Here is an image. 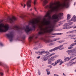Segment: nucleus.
Listing matches in <instances>:
<instances>
[{
  "label": "nucleus",
  "instance_id": "nucleus-55",
  "mask_svg": "<svg viewBox=\"0 0 76 76\" xmlns=\"http://www.w3.org/2000/svg\"><path fill=\"white\" fill-rule=\"evenodd\" d=\"M63 28V29H66V27H64V28Z\"/></svg>",
  "mask_w": 76,
  "mask_h": 76
},
{
  "label": "nucleus",
  "instance_id": "nucleus-39",
  "mask_svg": "<svg viewBox=\"0 0 76 76\" xmlns=\"http://www.w3.org/2000/svg\"><path fill=\"white\" fill-rule=\"evenodd\" d=\"M0 74L1 76H3V73L1 72H0Z\"/></svg>",
  "mask_w": 76,
  "mask_h": 76
},
{
  "label": "nucleus",
  "instance_id": "nucleus-28",
  "mask_svg": "<svg viewBox=\"0 0 76 76\" xmlns=\"http://www.w3.org/2000/svg\"><path fill=\"white\" fill-rule=\"evenodd\" d=\"M73 22H70L69 23H68V26H69V25H72V24H73Z\"/></svg>",
  "mask_w": 76,
  "mask_h": 76
},
{
  "label": "nucleus",
  "instance_id": "nucleus-14",
  "mask_svg": "<svg viewBox=\"0 0 76 76\" xmlns=\"http://www.w3.org/2000/svg\"><path fill=\"white\" fill-rule=\"evenodd\" d=\"M73 50H71L66 51V52L68 53V54L69 55H72L73 54Z\"/></svg>",
  "mask_w": 76,
  "mask_h": 76
},
{
  "label": "nucleus",
  "instance_id": "nucleus-23",
  "mask_svg": "<svg viewBox=\"0 0 76 76\" xmlns=\"http://www.w3.org/2000/svg\"><path fill=\"white\" fill-rule=\"evenodd\" d=\"M64 60L66 61H69L70 59H69V57H67L64 59Z\"/></svg>",
  "mask_w": 76,
  "mask_h": 76
},
{
  "label": "nucleus",
  "instance_id": "nucleus-61",
  "mask_svg": "<svg viewBox=\"0 0 76 76\" xmlns=\"http://www.w3.org/2000/svg\"><path fill=\"white\" fill-rule=\"evenodd\" d=\"M7 72H9V69H7Z\"/></svg>",
  "mask_w": 76,
  "mask_h": 76
},
{
  "label": "nucleus",
  "instance_id": "nucleus-51",
  "mask_svg": "<svg viewBox=\"0 0 76 76\" xmlns=\"http://www.w3.org/2000/svg\"><path fill=\"white\" fill-rule=\"evenodd\" d=\"M48 69H47L46 70V72H50V71H48Z\"/></svg>",
  "mask_w": 76,
  "mask_h": 76
},
{
  "label": "nucleus",
  "instance_id": "nucleus-11",
  "mask_svg": "<svg viewBox=\"0 0 76 76\" xmlns=\"http://www.w3.org/2000/svg\"><path fill=\"white\" fill-rule=\"evenodd\" d=\"M45 17L46 18L48 17L49 19H51V15H50V12H48L47 14L45 15Z\"/></svg>",
  "mask_w": 76,
  "mask_h": 76
},
{
  "label": "nucleus",
  "instance_id": "nucleus-49",
  "mask_svg": "<svg viewBox=\"0 0 76 76\" xmlns=\"http://www.w3.org/2000/svg\"><path fill=\"white\" fill-rule=\"evenodd\" d=\"M73 48V47H68V49H72Z\"/></svg>",
  "mask_w": 76,
  "mask_h": 76
},
{
  "label": "nucleus",
  "instance_id": "nucleus-8",
  "mask_svg": "<svg viewBox=\"0 0 76 76\" xmlns=\"http://www.w3.org/2000/svg\"><path fill=\"white\" fill-rule=\"evenodd\" d=\"M55 54V53H52L50 55H49L48 56H47L46 57H43L42 60V62H43V61H47V60H48L49 58H50L51 56H52L53 55Z\"/></svg>",
  "mask_w": 76,
  "mask_h": 76
},
{
  "label": "nucleus",
  "instance_id": "nucleus-25",
  "mask_svg": "<svg viewBox=\"0 0 76 76\" xmlns=\"http://www.w3.org/2000/svg\"><path fill=\"white\" fill-rule=\"evenodd\" d=\"M52 35H61V33H59V34H52Z\"/></svg>",
  "mask_w": 76,
  "mask_h": 76
},
{
  "label": "nucleus",
  "instance_id": "nucleus-2",
  "mask_svg": "<svg viewBox=\"0 0 76 76\" xmlns=\"http://www.w3.org/2000/svg\"><path fill=\"white\" fill-rule=\"evenodd\" d=\"M67 0H65L62 4H61L60 2H57L54 3L51 2L49 5H47L45 7V9H50V13L57 12L60 8L64 7L67 8L69 7V2Z\"/></svg>",
  "mask_w": 76,
  "mask_h": 76
},
{
  "label": "nucleus",
  "instance_id": "nucleus-17",
  "mask_svg": "<svg viewBox=\"0 0 76 76\" xmlns=\"http://www.w3.org/2000/svg\"><path fill=\"white\" fill-rule=\"evenodd\" d=\"M44 41L45 43H49L50 42V40L46 39H44Z\"/></svg>",
  "mask_w": 76,
  "mask_h": 76
},
{
  "label": "nucleus",
  "instance_id": "nucleus-10",
  "mask_svg": "<svg viewBox=\"0 0 76 76\" xmlns=\"http://www.w3.org/2000/svg\"><path fill=\"white\" fill-rule=\"evenodd\" d=\"M41 1H43V6H46V4L48 3V2L49 0H41Z\"/></svg>",
  "mask_w": 76,
  "mask_h": 76
},
{
  "label": "nucleus",
  "instance_id": "nucleus-40",
  "mask_svg": "<svg viewBox=\"0 0 76 76\" xmlns=\"http://www.w3.org/2000/svg\"><path fill=\"white\" fill-rule=\"evenodd\" d=\"M58 42H59L60 43H61V42H63V41L61 40L60 41H58Z\"/></svg>",
  "mask_w": 76,
  "mask_h": 76
},
{
  "label": "nucleus",
  "instance_id": "nucleus-19",
  "mask_svg": "<svg viewBox=\"0 0 76 76\" xmlns=\"http://www.w3.org/2000/svg\"><path fill=\"white\" fill-rule=\"evenodd\" d=\"M73 33H75L74 30H72L66 33L67 34H72Z\"/></svg>",
  "mask_w": 76,
  "mask_h": 76
},
{
  "label": "nucleus",
  "instance_id": "nucleus-18",
  "mask_svg": "<svg viewBox=\"0 0 76 76\" xmlns=\"http://www.w3.org/2000/svg\"><path fill=\"white\" fill-rule=\"evenodd\" d=\"M57 50V49H56V48H55L52 49L51 50H50L49 51H50V52H52V51H55L56 50Z\"/></svg>",
  "mask_w": 76,
  "mask_h": 76
},
{
  "label": "nucleus",
  "instance_id": "nucleus-59",
  "mask_svg": "<svg viewBox=\"0 0 76 76\" xmlns=\"http://www.w3.org/2000/svg\"><path fill=\"white\" fill-rule=\"evenodd\" d=\"M71 59H72V58H71V57H70V58H69V60H70Z\"/></svg>",
  "mask_w": 76,
  "mask_h": 76
},
{
  "label": "nucleus",
  "instance_id": "nucleus-58",
  "mask_svg": "<svg viewBox=\"0 0 76 76\" xmlns=\"http://www.w3.org/2000/svg\"><path fill=\"white\" fill-rule=\"evenodd\" d=\"M73 28H76V26H75L74 27H73Z\"/></svg>",
  "mask_w": 76,
  "mask_h": 76
},
{
  "label": "nucleus",
  "instance_id": "nucleus-60",
  "mask_svg": "<svg viewBox=\"0 0 76 76\" xmlns=\"http://www.w3.org/2000/svg\"><path fill=\"white\" fill-rule=\"evenodd\" d=\"M23 2H25V1H26V0H23Z\"/></svg>",
  "mask_w": 76,
  "mask_h": 76
},
{
  "label": "nucleus",
  "instance_id": "nucleus-4",
  "mask_svg": "<svg viewBox=\"0 0 76 76\" xmlns=\"http://www.w3.org/2000/svg\"><path fill=\"white\" fill-rule=\"evenodd\" d=\"M9 26L8 24L4 25V23L0 24V32H6L9 29Z\"/></svg>",
  "mask_w": 76,
  "mask_h": 76
},
{
  "label": "nucleus",
  "instance_id": "nucleus-32",
  "mask_svg": "<svg viewBox=\"0 0 76 76\" xmlns=\"http://www.w3.org/2000/svg\"><path fill=\"white\" fill-rule=\"evenodd\" d=\"M60 38H57L55 39H54L53 40V41H57V40H58V39H60Z\"/></svg>",
  "mask_w": 76,
  "mask_h": 76
},
{
  "label": "nucleus",
  "instance_id": "nucleus-57",
  "mask_svg": "<svg viewBox=\"0 0 76 76\" xmlns=\"http://www.w3.org/2000/svg\"><path fill=\"white\" fill-rule=\"evenodd\" d=\"M34 9H35V11H37V10H36V8H35V7H34Z\"/></svg>",
  "mask_w": 76,
  "mask_h": 76
},
{
  "label": "nucleus",
  "instance_id": "nucleus-37",
  "mask_svg": "<svg viewBox=\"0 0 76 76\" xmlns=\"http://www.w3.org/2000/svg\"><path fill=\"white\" fill-rule=\"evenodd\" d=\"M54 45V43H51L49 44V45Z\"/></svg>",
  "mask_w": 76,
  "mask_h": 76
},
{
  "label": "nucleus",
  "instance_id": "nucleus-36",
  "mask_svg": "<svg viewBox=\"0 0 76 76\" xmlns=\"http://www.w3.org/2000/svg\"><path fill=\"white\" fill-rule=\"evenodd\" d=\"M63 64V62H62V61H61L60 62V63L59 64V65H61Z\"/></svg>",
  "mask_w": 76,
  "mask_h": 76
},
{
  "label": "nucleus",
  "instance_id": "nucleus-7",
  "mask_svg": "<svg viewBox=\"0 0 76 76\" xmlns=\"http://www.w3.org/2000/svg\"><path fill=\"white\" fill-rule=\"evenodd\" d=\"M16 18L15 17H13L12 18L8 17L7 19V21L11 23H13V21L16 20Z\"/></svg>",
  "mask_w": 76,
  "mask_h": 76
},
{
  "label": "nucleus",
  "instance_id": "nucleus-64",
  "mask_svg": "<svg viewBox=\"0 0 76 76\" xmlns=\"http://www.w3.org/2000/svg\"><path fill=\"white\" fill-rule=\"evenodd\" d=\"M74 42H76V40H75L74 41Z\"/></svg>",
  "mask_w": 76,
  "mask_h": 76
},
{
  "label": "nucleus",
  "instance_id": "nucleus-43",
  "mask_svg": "<svg viewBox=\"0 0 76 76\" xmlns=\"http://www.w3.org/2000/svg\"><path fill=\"white\" fill-rule=\"evenodd\" d=\"M47 74H48V75H50V74L51 73H50V72H47Z\"/></svg>",
  "mask_w": 76,
  "mask_h": 76
},
{
  "label": "nucleus",
  "instance_id": "nucleus-46",
  "mask_svg": "<svg viewBox=\"0 0 76 76\" xmlns=\"http://www.w3.org/2000/svg\"><path fill=\"white\" fill-rule=\"evenodd\" d=\"M54 56L55 57V58H56V57H58V55H56L55 56Z\"/></svg>",
  "mask_w": 76,
  "mask_h": 76
},
{
  "label": "nucleus",
  "instance_id": "nucleus-33",
  "mask_svg": "<svg viewBox=\"0 0 76 76\" xmlns=\"http://www.w3.org/2000/svg\"><path fill=\"white\" fill-rule=\"evenodd\" d=\"M44 53V51H42L41 52H39V54H43V53Z\"/></svg>",
  "mask_w": 76,
  "mask_h": 76
},
{
  "label": "nucleus",
  "instance_id": "nucleus-1",
  "mask_svg": "<svg viewBox=\"0 0 76 76\" xmlns=\"http://www.w3.org/2000/svg\"><path fill=\"white\" fill-rule=\"evenodd\" d=\"M44 22H45V25L46 26H48V27H46L45 29L42 28V25L38 24L39 23V20H37L36 22H35L34 20L32 21H30L29 23V25H32V26L33 28H35L37 25H38L39 28L41 30V31L39 32L38 35H43L45 33L46 30L47 32L50 33L51 32H52L53 30V28L54 27V25L51 24L50 21L46 20V19H44Z\"/></svg>",
  "mask_w": 76,
  "mask_h": 76
},
{
  "label": "nucleus",
  "instance_id": "nucleus-21",
  "mask_svg": "<svg viewBox=\"0 0 76 76\" xmlns=\"http://www.w3.org/2000/svg\"><path fill=\"white\" fill-rule=\"evenodd\" d=\"M76 63V62H70L69 63V64H70V66H72V64H75Z\"/></svg>",
  "mask_w": 76,
  "mask_h": 76
},
{
  "label": "nucleus",
  "instance_id": "nucleus-30",
  "mask_svg": "<svg viewBox=\"0 0 76 76\" xmlns=\"http://www.w3.org/2000/svg\"><path fill=\"white\" fill-rule=\"evenodd\" d=\"M55 58L54 57V56H53L51 57L50 59H51V60L52 61H54V60H55V59H54Z\"/></svg>",
  "mask_w": 76,
  "mask_h": 76
},
{
  "label": "nucleus",
  "instance_id": "nucleus-38",
  "mask_svg": "<svg viewBox=\"0 0 76 76\" xmlns=\"http://www.w3.org/2000/svg\"><path fill=\"white\" fill-rule=\"evenodd\" d=\"M59 23H60L59 24V26H60V25H63V23H62V22L61 23V22H60Z\"/></svg>",
  "mask_w": 76,
  "mask_h": 76
},
{
  "label": "nucleus",
  "instance_id": "nucleus-3",
  "mask_svg": "<svg viewBox=\"0 0 76 76\" xmlns=\"http://www.w3.org/2000/svg\"><path fill=\"white\" fill-rule=\"evenodd\" d=\"M12 29L17 31H22V30H24L27 34H28L29 31H32V29L31 28H29V25L26 26V28L25 27H20L19 26H13Z\"/></svg>",
  "mask_w": 76,
  "mask_h": 76
},
{
  "label": "nucleus",
  "instance_id": "nucleus-42",
  "mask_svg": "<svg viewBox=\"0 0 76 76\" xmlns=\"http://www.w3.org/2000/svg\"><path fill=\"white\" fill-rule=\"evenodd\" d=\"M75 59H76V58H75V57L74 58H72L71 60V61H72V60H75Z\"/></svg>",
  "mask_w": 76,
  "mask_h": 76
},
{
  "label": "nucleus",
  "instance_id": "nucleus-16",
  "mask_svg": "<svg viewBox=\"0 0 76 76\" xmlns=\"http://www.w3.org/2000/svg\"><path fill=\"white\" fill-rule=\"evenodd\" d=\"M34 36H31L30 37H29V38L28 39L29 40V41L30 42H31L33 39H34Z\"/></svg>",
  "mask_w": 76,
  "mask_h": 76
},
{
  "label": "nucleus",
  "instance_id": "nucleus-52",
  "mask_svg": "<svg viewBox=\"0 0 76 76\" xmlns=\"http://www.w3.org/2000/svg\"><path fill=\"white\" fill-rule=\"evenodd\" d=\"M35 53H36V54H38V53H39V52H35Z\"/></svg>",
  "mask_w": 76,
  "mask_h": 76
},
{
  "label": "nucleus",
  "instance_id": "nucleus-27",
  "mask_svg": "<svg viewBox=\"0 0 76 76\" xmlns=\"http://www.w3.org/2000/svg\"><path fill=\"white\" fill-rule=\"evenodd\" d=\"M37 0H34L33 3L34 6L35 5V4H37Z\"/></svg>",
  "mask_w": 76,
  "mask_h": 76
},
{
  "label": "nucleus",
  "instance_id": "nucleus-35",
  "mask_svg": "<svg viewBox=\"0 0 76 76\" xmlns=\"http://www.w3.org/2000/svg\"><path fill=\"white\" fill-rule=\"evenodd\" d=\"M3 45H4L3 43H0V46H1V47H3Z\"/></svg>",
  "mask_w": 76,
  "mask_h": 76
},
{
  "label": "nucleus",
  "instance_id": "nucleus-34",
  "mask_svg": "<svg viewBox=\"0 0 76 76\" xmlns=\"http://www.w3.org/2000/svg\"><path fill=\"white\" fill-rule=\"evenodd\" d=\"M73 52L75 53H76V49H74L73 50Z\"/></svg>",
  "mask_w": 76,
  "mask_h": 76
},
{
  "label": "nucleus",
  "instance_id": "nucleus-5",
  "mask_svg": "<svg viewBox=\"0 0 76 76\" xmlns=\"http://www.w3.org/2000/svg\"><path fill=\"white\" fill-rule=\"evenodd\" d=\"M63 13H60L57 15H54L52 16V18L54 19L58 20L59 19H61V17L63 16Z\"/></svg>",
  "mask_w": 76,
  "mask_h": 76
},
{
  "label": "nucleus",
  "instance_id": "nucleus-45",
  "mask_svg": "<svg viewBox=\"0 0 76 76\" xmlns=\"http://www.w3.org/2000/svg\"><path fill=\"white\" fill-rule=\"evenodd\" d=\"M0 66H3V63L1 62H0Z\"/></svg>",
  "mask_w": 76,
  "mask_h": 76
},
{
  "label": "nucleus",
  "instance_id": "nucleus-6",
  "mask_svg": "<svg viewBox=\"0 0 76 76\" xmlns=\"http://www.w3.org/2000/svg\"><path fill=\"white\" fill-rule=\"evenodd\" d=\"M6 36L8 37V38H10V41H12V40H13V38L14 37L13 33L11 32L9 34H7Z\"/></svg>",
  "mask_w": 76,
  "mask_h": 76
},
{
  "label": "nucleus",
  "instance_id": "nucleus-31",
  "mask_svg": "<svg viewBox=\"0 0 76 76\" xmlns=\"http://www.w3.org/2000/svg\"><path fill=\"white\" fill-rule=\"evenodd\" d=\"M4 67H5V68H6L7 69V68H8V67H9V66H7V65H4Z\"/></svg>",
  "mask_w": 76,
  "mask_h": 76
},
{
  "label": "nucleus",
  "instance_id": "nucleus-29",
  "mask_svg": "<svg viewBox=\"0 0 76 76\" xmlns=\"http://www.w3.org/2000/svg\"><path fill=\"white\" fill-rule=\"evenodd\" d=\"M68 23H66L64 25H63V26H65V27H67V26H69V25H68Z\"/></svg>",
  "mask_w": 76,
  "mask_h": 76
},
{
  "label": "nucleus",
  "instance_id": "nucleus-22",
  "mask_svg": "<svg viewBox=\"0 0 76 76\" xmlns=\"http://www.w3.org/2000/svg\"><path fill=\"white\" fill-rule=\"evenodd\" d=\"M51 59H48V64H51Z\"/></svg>",
  "mask_w": 76,
  "mask_h": 76
},
{
  "label": "nucleus",
  "instance_id": "nucleus-26",
  "mask_svg": "<svg viewBox=\"0 0 76 76\" xmlns=\"http://www.w3.org/2000/svg\"><path fill=\"white\" fill-rule=\"evenodd\" d=\"M20 4H21V5L22 6H23V5H24V6L23 7L24 8H25V7L26 6V4H23L22 3H21Z\"/></svg>",
  "mask_w": 76,
  "mask_h": 76
},
{
  "label": "nucleus",
  "instance_id": "nucleus-24",
  "mask_svg": "<svg viewBox=\"0 0 76 76\" xmlns=\"http://www.w3.org/2000/svg\"><path fill=\"white\" fill-rule=\"evenodd\" d=\"M76 45V43H72L69 46V47H73V46H75V45Z\"/></svg>",
  "mask_w": 76,
  "mask_h": 76
},
{
  "label": "nucleus",
  "instance_id": "nucleus-15",
  "mask_svg": "<svg viewBox=\"0 0 76 76\" xmlns=\"http://www.w3.org/2000/svg\"><path fill=\"white\" fill-rule=\"evenodd\" d=\"M71 21H73V22H76V16L74 15L71 19Z\"/></svg>",
  "mask_w": 76,
  "mask_h": 76
},
{
  "label": "nucleus",
  "instance_id": "nucleus-62",
  "mask_svg": "<svg viewBox=\"0 0 76 76\" xmlns=\"http://www.w3.org/2000/svg\"><path fill=\"white\" fill-rule=\"evenodd\" d=\"M76 4V3H74V6Z\"/></svg>",
  "mask_w": 76,
  "mask_h": 76
},
{
  "label": "nucleus",
  "instance_id": "nucleus-41",
  "mask_svg": "<svg viewBox=\"0 0 76 76\" xmlns=\"http://www.w3.org/2000/svg\"><path fill=\"white\" fill-rule=\"evenodd\" d=\"M38 74L39 75H41V72H40V71H39L38 72Z\"/></svg>",
  "mask_w": 76,
  "mask_h": 76
},
{
  "label": "nucleus",
  "instance_id": "nucleus-13",
  "mask_svg": "<svg viewBox=\"0 0 76 76\" xmlns=\"http://www.w3.org/2000/svg\"><path fill=\"white\" fill-rule=\"evenodd\" d=\"M63 45H61L58 47H56V50H58V49L60 50H63L64 49V48H62L63 47Z\"/></svg>",
  "mask_w": 76,
  "mask_h": 76
},
{
  "label": "nucleus",
  "instance_id": "nucleus-50",
  "mask_svg": "<svg viewBox=\"0 0 76 76\" xmlns=\"http://www.w3.org/2000/svg\"><path fill=\"white\" fill-rule=\"evenodd\" d=\"M37 59H39V58H40V56L37 57Z\"/></svg>",
  "mask_w": 76,
  "mask_h": 76
},
{
  "label": "nucleus",
  "instance_id": "nucleus-44",
  "mask_svg": "<svg viewBox=\"0 0 76 76\" xmlns=\"http://www.w3.org/2000/svg\"><path fill=\"white\" fill-rule=\"evenodd\" d=\"M50 38H51V37H52V38H54L55 37V36H50Z\"/></svg>",
  "mask_w": 76,
  "mask_h": 76
},
{
  "label": "nucleus",
  "instance_id": "nucleus-53",
  "mask_svg": "<svg viewBox=\"0 0 76 76\" xmlns=\"http://www.w3.org/2000/svg\"><path fill=\"white\" fill-rule=\"evenodd\" d=\"M69 37H73V36H72L71 35H69Z\"/></svg>",
  "mask_w": 76,
  "mask_h": 76
},
{
  "label": "nucleus",
  "instance_id": "nucleus-48",
  "mask_svg": "<svg viewBox=\"0 0 76 76\" xmlns=\"http://www.w3.org/2000/svg\"><path fill=\"white\" fill-rule=\"evenodd\" d=\"M54 76H59L58 75H57L56 74H54Z\"/></svg>",
  "mask_w": 76,
  "mask_h": 76
},
{
  "label": "nucleus",
  "instance_id": "nucleus-47",
  "mask_svg": "<svg viewBox=\"0 0 76 76\" xmlns=\"http://www.w3.org/2000/svg\"><path fill=\"white\" fill-rule=\"evenodd\" d=\"M54 56L55 57V58H56V57H58V55H56L55 56Z\"/></svg>",
  "mask_w": 76,
  "mask_h": 76
},
{
  "label": "nucleus",
  "instance_id": "nucleus-54",
  "mask_svg": "<svg viewBox=\"0 0 76 76\" xmlns=\"http://www.w3.org/2000/svg\"><path fill=\"white\" fill-rule=\"evenodd\" d=\"M34 49L35 50H38V48H34Z\"/></svg>",
  "mask_w": 76,
  "mask_h": 76
},
{
  "label": "nucleus",
  "instance_id": "nucleus-12",
  "mask_svg": "<svg viewBox=\"0 0 76 76\" xmlns=\"http://www.w3.org/2000/svg\"><path fill=\"white\" fill-rule=\"evenodd\" d=\"M60 61H61V59H58L55 62V64L52 63V65H53L54 66H56V65L57 64V63H58Z\"/></svg>",
  "mask_w": 76,
  "mask_h": 76
},
{
  "label": "nucleus",
  "instance_id": "nucleus-56",
  "mask_svg": "<svg viewBox=\"0 0 76 76\" xmlns=\"http://www.w3.org/2000/svg\"><path fill=\"white\" fill-rule=\"evenodd\" d=\"M63 75H64V76H66V75H65V74H64V73H63Z\"/></svg>",
  "mask_w": 76,
  "mask_h": 76
},
{
  "label": "nucleus",
  "instance_id": "nucleus-9",
  "mask_svg": "<svg viewBox=\"0 0 76 76\" xmlns=\"http://www.w3.org/2000/svg\"><path fill=\"white\" fill-rule=\"evenodd\" d=\"M32 3V0H28L27 1L26 4L27 6V10L31 8V3Z\"/></svg>",
  "mask_w": 76,
  "mask_h": 76
},
{
  "label": "nucleus",
  "instance_id": "nucleus-20",
  "mask_svg": "<svg viewBox=\"0 0 76 76\" xmlns=\"http://www.w3.org/2000/svg\"><path fill=\"white\" fill-rule=\"evenodd\" d=\"M70 15H69V14H68L67 15V20H69V19H70Z\"/></svg>",
  "mask_w": 76,
  "mask_h": 76
},
{
  "label": "nucleus",
  "instance_id": "nucleus-63",
  "mask_svg": "<svg viewBox=\"0 0 76 76\" xmlns=\"http://www.w3.org/2000/svg\"><path fill=\"white\" fill-rule=\"evenodd\" d=\"M75 32L76 33V30H74Z\"/></svg>",
  "mask_w": 76,
  "mask_h": 76
}]
</instances>
